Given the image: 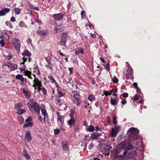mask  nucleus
Segmentation results:
<instances>
[{
  "label": "nucleus",
  "instance_id": "f257e3e1",
  "mask_svg": "<svg viewBox=\"0 0 160 160\" xmlns=\"http://www.w3.org/2000/svg\"><path fill=\"white\" fill-rule=\"evenodd\" d=\"M133 148L132 146L128 141H125L118 145L116 148L114 150V152L116 154L120 152L122 150L125 149L123 152L122 157L125 156L128 152V150H130Z\"/></svg>",
  "mask_w": 160,
  "mask_h": 160
},
{
  "label": "nucleus",
  "instance_id": "f03ea898",
  "mask_svg": "<svg viewBox=\"0 0 160 160\" xmlns=\"http://www.w3.org/2000/svg\"><path fill=\"white\" fill-rule=\"evenodd\" d=\"M139 130L136 128H130L128 131L127 133L129 135L128 137V139L131 141L137 140L139 137L138 133Z\"/></svg>",
  "mask_w": 160,
  "mask_h": 160
},
{
  "label": "nucleus",
  "instance_id": "7ed1b4c3",
  "mask_svg": "<svg viewBox=\"0 0 160 160\" xmlns=\"http://www.w3.org/2000/svg\"><path fill=\"white\" fill-rule=\"evenodd\" d=\"M28 104L29 109L31 111H35L38 114H39V106L36 103L35 100L32 99L30 100Z\"/></svg>",
  "mask_w": 160,
  "mask_h": 160
},
{
  "label": "nucleus",
  "instance_id": "20e7f679",
  "mask_svg": "<svg viewBox=\"0 0 160 160\" xmlns=\"http://www.w3.org/2000/svg\"><path fill=\"white\" fill-rule=\"evenodd\" d=\"M71 98L74 103L77 106L80 105L81 103L80 96L79 94L76 91H73L71 94Z\"/></svg>",
  "mask_w": 160,
  "mask_h": 160
},
{
  "label": "nucleus",
  "instance_id": "39448f33",
  "mask_svg": "<svg viewBox=\"0 0 160 160\" xmlns=\"http://www.w3.org/2000/svg\"><path fill=\"white\" fill-rule=\"evenodd\" d=\"M22 55L23 56L22 58L23 62L21 63V64H24L25 62H26L27 60H28L29 62H30L31 54L27 50L24 51L22 53Z\"/></svg>",
  "mask_w": 160,
  "mask_h": 160
},
{
  "label": "nucleus",
  "instance_id": "423d86ee",
  "mask_svg": "<svg viewBox=\"0 0 160 160\" xmlns=\"http://www.w3.org/2000/svg\"><path fill=\"white\" fill-rule=\"evenodd\" d=\"M12 45L16 50L19 52L21 46L20 42L19 39L17 38H14L12 39Z\"/></svg>",
  "mask_w": 160,
  "mask_h": 160
},
{
  "label": "nucleus",
  "instance_id": "0eeeda50",
  "mask_svg": "<svg viewBox=\"0 0 160 160\" xmlns=\"http://www.w3.org/2000/svg\"><path fill=\"white\" fill-rule=\"evenodd\" d=\"M113 97H111L110 98V103L112 105H114L117 104L118 102V98L117 95L113 94Z\"/></svg>",
  "mask_w": 160,
  "mask_h": 160
},
{
  "label": "nucleus",
  "instance_id": "6e6552de",
  "mask_svg": "<svg viewBox=\"0 0 160 160\" xmlns=\"http://www.w3.org/2000/svg\"><path fill=\"white\" fill-rule=\"evenodd\" d=\"M37 34L41 36H46L48 35L49 33L47 29H41V27H39L38 31L37 32Z\"/></svg>",
  "mask_w": 160,
  "mask_h": 160
},
{
  "label": "nucleus",
  "instance_id": "1a4fd4ad",
  "mask_svg": "<svg viewBox=\"0 0 160 160\" xmlns=\"http://www.w3.org/2000/svg\"><path fill=\"white\" fill-rule=\"evenodd\" d=\"M32 119L31 118H28L26 119L25 121L26 123L23 125V127L24 128H26L28 127L32 126L33 125V123L32 122Z\"/></svg>",
  "mask_w": 160,
  "mask_h": 160
},
{
  "label": "nucleus",
  "instance_id": "9d476101",
  "mask_svg": "<svg viewBox=\"0 0 160 160\" xmlns=\"http://www.w3.org/2000/svg\"><path fill=\"white\" fill-rule=\"evenodd\" d=\"M103 152L104 153L105 155H108L109 154V151L111 147L109 145H104L103 147Z\"/></svg>",
  "mask_w": 160,
  "mask_h": 160
},
{
  "label": "nucleus",
  "instance_id": "9b49d317",
  "mask_svg": "<svg viewBox=\"0 0 160 160\" xmlns=\"http://www.w3.org/2000/svg\"><path fill=\"white\" fill-rule=\"evenodd\" d=\"M53 17L55 20L59 21L62 19L63 16L62 14L59 13L53 14Z\"/></svg>",
  "mask_w": 160,
  "mask_h": 160
},
{
  "label": "nucleus",
  "instance_id": "f8f14e48",
  "mask_svg": "<svg viewBox=\"0 0 160 160\" xmlns=\"http://www.w3.org/2000/svg\"><path fill=\"white\" fill-rule=\"evenodd\" d=\"M45 59L47 61L48 64L45 65L46 68H48L51 70L52 69V65L51 63V58L50 57H48L45 58Z\"/></svg>",
  "mask_w": 160,
  "mask_h": 160
},
{
  "label": "nucleus",
  "instance_id": "ddd939ff",
  "mask_svg": "<svg viewBox=\"0 0 160 160\" xmlns=\"http://www.w3.org/2000/svg\"><path fill=\"white\" fill-rule=\"evenodd\" d=\"M35 79L33 80L34 83L33 85H37L38 87H41L42 86V82L39 80L38 78H36L35 75H34Z\"/></svg>",
  "mask_w": 160,
  "mask_h": 160
},
{
  "label": "nucleus",
  "instance_id": "4468645a",
  "mask_svg": "<svg viewBox=\"0 0 160 160\" xmlns=\"http://www.w3.org/2000/svg\"><path fill=\"white\" fill-rule=\"evenodd\" d=\"M3 65L7 66L12 70L16 69L17 68V65L14 63H9V64H5Z\"/></svg>",
  "mask_w": 160,
  "mask_h": 160
},
{
  "label": "nucleus",
  "instance_id": "2eb2a0df",
  "mask_svg": "<svg viewBox=\"0 0 160 160\" xmlns=\"http://www.w3.org/2000/svg\"><path fill=\"white\" fill-rule=\"evenodd\" d=\"M10 10V8H4L0 10V16L5 15Z\"/></svg>",
  "mask_w": 160,
  "mask_h": 160
},
{
  "label": "nucleus",
  "instance_id": "dca6fc26",
  "mask_svg": "<svg viewBox=\"0 0 160 160\" xmlns=\"http://www.w3.org/2000/svg\"><path fill=\"white\" fill-rule=\"evenodd\" d=\"M25 138L28 142H30L31 141L32 137L29 131H27L26 132Z\"/></svg>",
  "mask_w": 160,
  "mask_h": 160
},
{
  "label": "nucleus",
  "instance_id": "f3484780",
  "mask_svg": "<svg viewBox=\"0 0 160 160\" xmlns=\"http://www.w3.org/2000/svg\"><path fill=\"white\" fill-rule=\"evenodd\" d=\"M100 136V134L97 132H93L91 134V138L93 139H98Z\"/></svg>",
  "mask_w": 160,
  "mask_h": 160
},
{
  "label": "nucleus",
  "instance_id": "a211bd4d",
  "mask_svg": "<svg viewBox=\"0 0 160 160\" xmlns=\"http://www.w3.org/2000/svg\"><path fill=\"white\" fill-rule=\"evenodd\" d=\"M64 30V28L62 25H60L57 26L54 29V31L56 32H59L63 31Z\"/></svg>",
  "mask_w": 160,
  "mask_h": 160
},
{
  "label": "nucleus",
  "instance_id": "6ab92c4d",
  "mask_svg": "<svg viewBox=\"0 0 160 160\" xmlns=\"http://www.w3.org/2000/svg\"><path fill=\"white\" fill-rule=\"evenodd\" d=\"M57 121L58 122V124L60 126H62L64 122V118L63 116L60 115L58 116Z\"/></svg>",
  "mask_w": 160,
  "mask_h": 160
},
{
  "label": "nucleus",
  "instance_id": "aec40b11",
  "mask_svg": "<svg viewBox=\"0 0 160 160\" xmlns=\"http://www.w3.org/2000/svg\"><path fill=\"white\" fill-rule=\"evenodd\" d=\"M41 111L42 115L44 116L43 122H45V121L46 118L48 117V115L47 112L45 108H42Z\"/></svg>",
  "mask_w": 160,
  "mask_h": 160
},
{
  "label": "nucleus",
  "instance_id": "412c9836",
  "mask_svg": "<svg viewBox=\"0 0 160 160\" xmlns=\"http://www.w3.org/2000/svg\"><path fill=\"white\" fill-rule=\"evenodd\" d=\"M118 132L113 128H112L111 132V136L112 137L115 138L117 136Z\"/></svg>",
  "mask_w": 160,
  "mask_h": 160
},
{
  "label": "nucleus",
  "instance_id": "4be33fe9",
  "mask_svg": "<svg viewBox=\"0 0 160 160\" xmlns=\"http://www.w3.org/2000/svg\"><path fill=\"white\" fill-rule=\"evenodd\" d=\"M84 52L83 49L82 48L79 47L78 48L77 50L75 52V54L78 55L80 53L83 54Z\"/></svg>",
  "mask_w": 160,
  "mask_h": 160
},
{
  "label": "nucleus",
  "instance_id": "5701e85b",
  "mask_svg": "<svg viewBox=\"0 0 160 160\" xmlns=\"http://www.w3.org/2000/svg\"><path fill=\"white\" fill-rule=\"evenodd\" d=\"M23 92L24 94V96L27 98H29L30 96L31 93L28 92V91L25 89V88H23Z\"/></svg>",
  "mask_w": 160,
  "mask_h": 160
},
{
  "label": "nucleus",
  "instance_id": "b1692460",
  "mask_svg": "<svg viewBox=\"0 0 160 160\" xmlns=\"http://www.w3.org/2000/svg\"><path fill=\"white\" fill-rule=\"evenodd\" d=\"M15 78L17 79L20 80L22 82H23L24 81V79L23 76L20 74L17 75L15 77Z\"/></svg>",
  "mask_w": 160,
  "mask_h": 160
},
{
  "label": "nucleus",
  "instance_id": "393cba45",
  "mask_svg": "<svg viewBox=\"0 0 160 160\" xmlns=\"http://www.w3.org/2000/svg\"><path fill=\"white\" fill-rule=\"evenodd\" d=\"M24 75L26 76H27L29 78L31 79V72L28 70L25 71L24 72Z\"/></svg>",
  "mask_w": 160,
  "mask_h": 160
},
{
  "label": "nucleus",
  "instance_id": "a878e982",
  "mask_svg": "<svg viewBox=\"0 0 160 160\" xmlns=\"http://www.w3.org/2000/svg\"><path fill=\"white\" fill-rule=\"evenodd\" d=\"M86 129L87 131L92 132L95 131V128L93 126L91 125L88 127V129L86 128Z\"/></svg>",
  "mask_w": 160,
  "mask_h": 160
},
{
  "label": "nucleus",
  "instance_id": "bb28decb",
  "mask_svg": "<svg viewBox=\"0 0 160 160\" xmlns=\"http://www.w3.org/2000/svg\"><path fill=\"white\" fill-rule=\"evenodd\" d=\"M15 13V15L19 14H20L21 11V9L18 8H16L13 9Z\"/></svg>",
  "mask_w": 160,
  "mask_h": 160
},
{
  "label": "nucleus",
  "instance_id": "cd10ccee",
  "mask_svg": "<svg viewBox=\"0 0 160 160\" xmlns=\"http://www.w3.org/2000/svg\"><path fill=\"white\" fill-rule=\"evenodd\" d=\"M75 122V120L71 118L70 120H69L68 121V124L71 126L74 125Z\"/></svg>",
  "mask_w": 160,
  "mask_h": 160
},
{
  "label": "nucleus",
  "instance_id": "c85d7f7f",
  "mask_svg": "<svg viewBox=\"0 0 160 160\" xmlns=\"http://www.w3.org/2000/svg\"><path fill=\"white\" fill-rule=\"evenodd\" d=\"M95 97L92 94H91L88 96V99L91 102H92L95 100Z\"/></svg>",
  "mask_w": 160,
  "mask_h": 160
},
{
  "label": "nucleus",
  "instance_id": "c756f323",
  "mask_svg": "<svg viewBox=\"0 0 160 160\" xmlns=\"http://www.w3.org/2000/svg\"><path fill=\"white\" fill-rule=\"evenodd\" d=\"M81 148L83 150H86L87 148V144L86 143V142H82L81 144Z\"/></svg>",
  "mask_w": 160,
  "mask_h": 160
},
{
  "label": "nucleus",
  "instance_id": "7c9ffc66",
  "mask_svg": "<svg viewBox=\"0 0 160 160\" xmlns=\"http://www.w3.org/2000/svg\"><path fill=\"white\" fill-rule=\"evenodd\" d=\"M22 108V106L21 104L18 103L15 105V108L17 110Z\"/></svg>",
  "mask_w": 160,
  "mask_h": 160
},
{
  "label": "nucleus",
  "instance_id": "2f4dec72",
  "mask_svg": "<svg viewBox=\"0 0 160 160\" xmlns=\"http://www.w3.org/2000/svg\"><path fill=\"white\" fill-rule=\"evenodd\" d=\"M62 148L63 149L64 151L67 150L68 149V145L66 143H62Z\"/></svg>",
  "mask_w": 160,
  "mask_h": 160
},
{
  "label": "nucleus",
  "instance_id": "473e14b6",
  "mask_svg": "<svg viewBox=\"0 0 160 160\" xmlns=\"http://www.w3.org/2000/svg\"><path fill=\"white\" fill-rule=\"evenodd\" d=\"M26 110L25 109H20L17 110V113L19 115H20L26 112Z\"/></svg>",
  "mask_w": 160,
  "mask_h": 160
},
{
  "label": "nucleus",
  "instance_id": "72a5a7b5",
  "mask_svg": "<svg viewBox=\"0 0 160 160\" xmlns=\"http://www.w3.org/2000/svg\"><path fill=\"white\" fill-rule=\"evenodd\" d=\"M59 42L61 45L64 46L66 44V40L61 38V40Z\"/></svg>",
  "mask_w": 160,
  "mask_h": 160
},
{
  "label": "nucleus",
  "instance_id": "f704fd0d",
  "mask_svg": "<svg viewBox=\"0 0 160 160\" xmlns=\"http://www.w3.org/2000/svg\"><path fill=\"white\" fill-rule=\"evenodd\" d=\"M68 38V34L67 33H63L62 34V36L61 38L63 39H65L66 40V39Z\"/></svg>",
  "mask_w": 160,
  "mask_h": 160
},
{
  "label": "nucleus",
  "instance_id": "c9c22d12",
  "mask_svg": "<svg viewBox=\"0 0 160 160\" xmlns=\"http://www.w3.org/2000/svg\"><path fill=\"white\" fill-rule=\"evenodd\" d=\"M19 26L22 27H26V28L27 27V26L25 25V23L22 21H21L20 22L19 24Z\"/></svg>",
  "mask_w": 160,
  "mask_h": 160
},
{
  "label": "nucleus",
  "instance_id": "e433bc0d",
  "mask_svg": "<svg viewBox=\"0 0 160 160\" xmlns=\"http://www.w3.org/2000/svg\"><path fill=\"white\" fill-rule=\"evenodd\" d=\"M48 78L49 79H50L52 81V82L53 83H57L56 81L52 76H48Z\"/></svg>",
  "mask_w": 160,
  "mask_h": 160
},
{
  "label": "nucleus",
  "instance_id": "4c0bfd02",
  "mask_svg": "<svg viewBox=\"0 0 160 160\" xmlns=\"http://www.w3.org/2000/svg\"><path fill=\"white\" fill-rule=\"evenodd\" d=\"M112 81L113 83H116L118 82V79L116 77H114L112 78Z\"/></svg>",
  "mask_w": 160,
  "mask_h": 160
},
{
  "label": "nucleus",
  "instance_id": "58836bf2",
  "mask_svg": "<svg viewBox=\"0 0 160 160\" xmlns=\"http://www.w3.org/2000/svg\"><path fill=\"white\" fill-rule=\"evenodd\" d=\"M133 72V69L132 68H128L127 70L126 74H132Z\"/></svg>",
  "mask_w": 160,
  "mask_h": 160
},
{
  "label": "nucleus",
  "instance_id": "ea45409f",
  "mask_svg": "<svg viewBox=\"0 0 160 160\" xmlns=\"http://www.w3.org/2000/svg\"><path fill=\"white\" fill-rule=\"evenodd\" d=\"M38 119L40 121V122H42V123H43V118L40 115L38 114Z\"/></svg>",
  "mask_w": 160,
  "mask_h": 160
},
{
  "label": "nucleus",
  "instance_id": "a19ab883",
  "mask_svg": "<svg viewBox=\"0 0 160 160\" xmlns=\"http://www.w3.org/2000/svg\"><path fill=\"white\" fill-rule=\"evenodd\" d=\"M24 156L27 159H29L30 158V156L29 155L27 154L26 151H24Z\"/></svg>",
  "mask_w": 160,
  "mask_h": 160
},
{
  "label": "nucleus",
  "instance_id": "79ce46f5",
  "mask_svg": "<svg viewBox=\"0 0 160 160\" xmlns=\"http://www.w3.org/2000/svg\"><path fill=\"white\" fill-rule=\"evenodd\" d=\"M121 127L119 126H117L116 125H115V128H113L114 129H115L117 132H119V130L121 129Z\"/></svg>",
  "mask_w": 160,
  "mask_h": 160
},
{
  "label": "nucleus",
  "instance_id": "37998d69",
  "mask_svg": "<svg viewBox=\"0 0 160 160\" xmlns=\"http://www.w3.org/2000/svg\"><path fill=\"white\" fill-rule=\"evenodd\" d=\"M95 130L96 131L98 132V131H102V128H99V126H96L95 127Z\"/></svg>",
  "mask_w": 160,
  "mask_h": 160
},
{
  "label": "nucleus",
  "instance_id": "c03bdc74",
  "mask_svg": "<svg viewBox=\"0 0 160 160\" xmlns=\"http://www.w3.org/2000/svg\"><path fill=\"white\" fill-rule=\"evenodd\" d=\"M18 120L20 123H22L23 121V119L22 117L21 116H19L18 117Z\"/></svg>",
  "mask_w": 160,
  "mask_h": 160
},
{
  "label": "nucleus",
  "instance_id": "a18cd8bd",
  "mask_svg": "<svg viewBox=\"0 0 160 160\" xmlns=\"http://www.w3.org/2000/svg\"><path fill=\"white\" fill-rule=\"evenodd\" d=\"M74 112H75V110H71V113H70V117H71V118H72L73 117V116H74Z\"/></svg>",
  "mask_w": 160,
  "mask_h": 160
},
{
  "label": "nucleus",
  "instance_id": "49530a36",
  "mask_svg": "<svg viewBox=\"0 0 160 160\" xmlns=\"http://www.w3.org/2000/svg\"><path fill=\"white\" fill-rule=\"evenodd\" d=\"M113 122L114 125H116L117 124V121L116 120V117H113Z\"/></svg>",
  "mask_w": 160,
  "mask_h": 160
},
{
  "label": "nucleus",
  "instance_id": "de8ad7c7",
  "mask_svg": "<svg viewBox=\"0 0 160 160\" xmlns=\"http://www.w3.org/2000/svg\"><path fill=\"white\" fill-rule=\"evenodd\" d=\"M41 90L43 92V94L44 95H46L47 94V91L43 87L41 88Z\"/></svg>",
  "mask_w": 160,
  "mask_h": 160
},
{
  "label": "nucleus",
  "instance_id": "09e8293b",
  "mask_svg": "<svg viewBox=\"0 0 160 160\" xmlns=\"http://www.w3.org/2000/svg\"><path fill=\"white\" fill-rule=\"evenodd\" d=\"M75 131L77 132H78L79 130V126L78 125H76L74 128Z\"/></svg>",
  "mask_w": 160,
  "mask_h": 160
},
{
  "label": "nucleus",
  "instance_id": "8fccbe9b",
  "mask_svg": "<svg viewBox=\"0 0 160 160\" xmlns=\"http://www.w3.org/2000/svg\"><path fill=\"white\" fill-rule=\"evenodd\" d=\"M105 68H106V69L108 71H109V68H110L109 65V63H107L105 65Z\"/></svg>",
  "mask_w": 160,
  "mask_h": 160
},
{
  "label": "nucleus",
  "instance_id": "3c124183",
  "mask_svg": "<svg viewBox=\"0 0 160 160\" xmlns=\"http://www.w3.org/2000/svg\"><path fill=\"white\" fill-rule=\"evenodd\" d=\"M103 92L104 93V95L106 96H107L108 95H111L112 94L111 92H109L107 91H104Z\"/></svg>",
  "mask_w": 160,
  "mask_h": 160
},
{
  "label": "nucleus",
  "instance_id": "603ef678",
  "mask_svg": "<svg viewBox=\"0 0 160 160\" xmlns=\"http://www.w3.org/2000/svg\"><path fill=\"white\" fill-rule=\"evenodd\" d=\"M58 97L59 98H60L62 96H63L62 93L60 91H58Z\"/></svg>",
  "mask_w": 160,
  "mask_h": 160
},
{
  "label": "nucleus",
  "instance_id": "864d4df0",
  "mask_svg": "<svg viewBox=\"0 0 160 160\" xmlns=\"http://www.w3.org/2000/svg\"><path fill=\"white\" fill-rule=\"evenodd\" d=\"M132 74H126V79H129L132 76Z\"/></svg>",
  "mask_w": 160,
  "mask_h": 160
},
{
  "label": "nucleus",
  "instance_id": "5fc2aeb1",
  "mask_svg": "<svg viewBox=\"0 0 160 160\" xmlns=\"http://www.w3.org/2000/svg\"><path fill=\"white\" fill-rule=\"evenodd\" d=\"M35 21L37 22L40 25H42L43 24L41 22V21L39 20L38 19H35Z\"/></svg>",
  "mask_w": 160,
  "mask_h": 160
},
{
  "label": "nucleus",
  "instance_id": "6e6d98bb",
  "mask_svg": "<svg viewBox=\"0 0 160 160\" xmlns=\"http://www.w3.org/2000/svg\"><path fill=\"white\" fill-rule=\"evenodd\" d=\"M122 95V96L124 98H125L128 97V94L126 92L124 93Z\"/></svg>",
  "mask_w": 160,
  "mask_h": 160
},
{
  "label": "nucleus",
  "instance_id": "4d7b16f0",
  "mask_svg": "<svg viewBox=\"0 0 160 160\" xmlns=\"http://www.w3.org/2000/svg\"><path fill=\"white\" fill-rule=\"evenodd\" d=\"M56 102L57 104H58V105H60L61 104V101L59 99H57L56 100Z\"/></svg>",
  "mask_w": 160,
  "mask_h": 160
},
{
  "label": "nucleus",
  "instance_id": "13d9d810",
  "mask_svg": "<svg viewBox=\"0 0 160 160\" xmlns=\"http://www.w3.org/2000/svg\"><path fill=\"white\" fill-rule=\"evenodd\" d=\"M0 43L2 47H3L5 45V43L3 40H2L0 41Z\"/></svg>",
  "mask_w": 160,
  "mask_h": 160
},
{
  "label": "nucleus",
  "instance_id": "bf43d9fd",
  "mask_svg": "<svg viewBox=\"0 0 160 160\" xmlns=\"http://www.w3.org/2000/svg\"><path fill=\"white\" fill-rule=\"evenodd\" d=\"M10 21L12 22H14L16 21V19L14 17H12L10 19Z\"/></svg>",
  "mask_w": 160,
  "mask_h": 160
},
{
  "label": "nucleus",
  "instance_id": "052dcab7",
  "mask_svg": "<svg viewBox=\"0 0 160 160\" xmlns=\"http://www.w3.org/2000/svg\"><path fill=\"white\" fill-rule=\"evenodd\" d=\"M59 130L58 129H55L54 130V133L55 134H58L59 132Z\"/></svg>",
  "mask_w": 160,
  "mask_h": 160
},
{
  "label": "nucleus",
  "instance_id": "680f3d73",
  "mask_svg": "<svg viewBox=\"0 0 160 160\" xmlns=\"http://www.w3.org/2000/svg\"><path fill=\"white\" fill-rule=\"evenodd\" d=\"M73 68H69L68 69L69 71H70V74H71L72 73V71Z\"/></svg>",
  "mask_w": 160,
  "mask_h": 160
},
{
  "label": "nucleus",
  "instance_id": "e2e57ef3",
  "mask_svg": "<svg viewBox=\"0 0 160 160\" xmlns=\"http://www.w3.org/2000/svg\"><path fill=\"white\" fill-rule=\"evenodd\" d=\"M139 99V97L137 94H136L134 97V100L135 101Z\"/></svg>",
  "mask_w": 160,
  "mask_h": 160
},
{
  "label": "nucleus",
  "instance_id": "0e129e2a",
  "mask_svg": "<svg viewBox=\"0 0 160 160\" xmlns=\"http://www.w3.org/2000/svg\"><path fill=\"white\" fill-rule=\"evenodd\" d=\"M127 103V101L124 99L121 101V103L122 105H125Z\"/></svg>",
  "mask_w": 160,
  "mask_h": 160
},
{
  "label": "nucleus",
  "instance_id": "69168bd1",
  "mask_svg": "<svg viewBox=\"0 0 160 160\" xmlns=\"http://www.w3.org/2000/svg\"><path fill=\"white\" fill-rule=\"evenodd\" d=\"M32 40L30 38H28L27 40V42L28 43H30L31 42Z\"/></svg>",
  "mask_w": 160,
  "mask_h": 160
},
{
  "label": "nucleus",
  "instance_id": "338daca9",
  "mask_svg": "<svg viewBox=\"0 0 160 160\" xmlns=\"http://www.w3.org/2000/svg\"><path fill=\"white\" fill-rule=\"evenodd\" d=\"M85 14V12L84 11H82L81 12V15L82 16L84 17Z\"/></svg>",
  "mask_w": 160,
  "mask_h": 160
},
{
  "label": "nucleus",
  "instance_id": "774afa93",
  "mask_svg": "<svg viewBox=\"0 0 160 160\" xmlns=\"http://www.w3.org/2000/svg\"><path fill=\"white\" fill-rule=\"evenodd\" d=\"M100 58V60H101V61L103 63H106V62H105V60L103 59L102 58Z\"/></svg>",
  "mask_w": 160,
  "mask_h": 160
}]
</instances>
